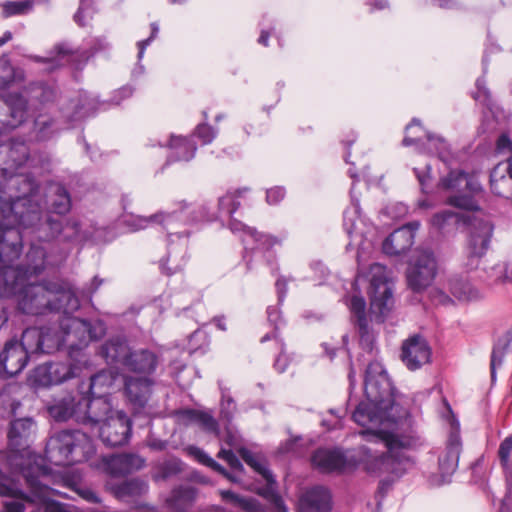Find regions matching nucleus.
<instances>
[{"instance_id": "obj_15", "label": "nucleus", "mask_w": 512, "mask_h": 512, "mask_svg": "<svg viewBox=\"0 0 512 512\" xmlns=\"http://www.w3.org/2000/svg\"><path fill=\"white\" fill-rule=\"evenodd\" d=\"M238 453L248 466L253 468L267 481V488L261 495L271 503L276 512H286V507L281 496L275 491L276 480L268 467H266L252 451L245 447L239 448Z\"/></svg>"}, {"instance_id": "obj_43", "label": "nucleus", "mask_w": 512, "mask_h": 512, "mask_svg": "<svg viewBox=\"0 0 512 512\" xmlns=\"http://www.w3.org/2000/svg\"><path fill=\"white\" fill-rule=\"evenodd\" d=\"M267 321L272 326V331L266 333L261 339V343H265L270 340L282 339L280 336V328L285 325V321L282 316V312L277 306L267 307Z\"/></svg>"}, {"instance_id": "obj_63", "label": "nucleus", "mask_w": 512, "mask_h": 512, "mask_svg": "<svg viewBox=\"0 0 512 512\" xmlns=\"http://www.w3.org/2000/svg\"><path fill=\"white\" fill-rule=\"evenodd\" d=\"M179 472L180 467L178 462L167 461L160 466L158 478L165 480L173 475H176Z\"/></svg>"}, {"instance_id": "obj_57", "label": "nucleus", "mask_w": 512, "mask_h": 512, "mask_svg": "<svg viewBox=\"0 0 512 512\" xmlns=\"http://www.w3.org/2000/svg\"><path fill=\"white\" fill-rule=\"evenodd\" d=\"M190 452L199 463L211 468L214 471L223 470V466L215 461L212 457H210L204 450L198 447H191Z\"/></svg>"}, {"instance_id": "obj_45", "label": "nucleus", "mask_w": 512, "mask_h": 512, "mask_svg": "<svg viewBox=\"0 0 512 512\" xmlns=\"http://www.w3.org/2000/svg\"><path fill=\"white\" fill-rule=\"evenodd\" d=\"M10 167H22L29 159V148L24 141L12 140L7 153Z\"/></svg>"}, {"instance_id": "obj_20", "label": "nucleus", "mask_w": 512, "mask_h": 512, "mask_svg": "<svg viewBox=\"0 0 512 512\" xmlns=\"http://www.w3.org/2000/svg\"><path fill=\"white\" fill-rule=\"evenodd\" d=\"M61 328L68 338L74 336L78 339L77 343L71 341L69 345V356L71 358L79 355L81 350L95 338L92 331V324L84 319L68 317L61 322Z\"/></svg>"}, {"instance_id": "obj_64", "label": "nucleus", "mask_w": 512, "mask_h": 512, "mask_svg": "<svg viewBox=\"0 0 512 512\" xmlns=\"http://www.w3.org/2000/svg\"><path fill=\"white\" fill-rule=\"evenodd\" d=\"M171 260H172V253H171V251H169L167 254V257H165L159 261V268H160L161 272L167 276H171V275L177 273L178 271H181L182 267H183V265L179 264V263L169 266L168 264Z\"/></svg>"}, {"instance_id": "obj_44", "label": "nucleus", "mask_w": 512, "mask_h": 512, "mask_svg": "<svg viewBox=\"0 0 512 512\" xmlns=\"http://www.w3.org/2000/svg\"><path fill=\"white\" fill-rule=\"evenodd\" d=\"M219 388L221 391V401H220V420L224 421L227 425H230L234 419V416L237 412V404L233 397L231 396L229 389L223 387L221 382H219Z\"/></svg>"}, {"instance_id": "obj_61", "label": "nucleus", "mask_w": 512, "mask_h": 512, "mask_svg": "<svg viewBox=\"0 0 512 512\" xmlns=\"http://www.w3.org/2000/svg\"><path fill=\"white\" fill-rule=\"evenodd\" d=\"M11 501L4 503V512H25V503L37 505V502L29 501L21 496H8Z\"/></svg>"}, {"instance_id": "obj_11", "label": "nucleus", "mask_w": 512, "mask_h": 512, "mask_svg": "<svg viewBox=\"0 0 512 512\" xmlns=\"http://www.w3.org/2000/svg\"><path fill=\"white\" fill-rule=\"evenodd\" d=\"M371 274V308L384 317L391 311L394 303L392 283L389 280L386 267L379 263H374L371 266Z\"/></svg>"}, {"instance_id": "obj_21", "label": "nucleus", "mask_w": 512, "mask_h": 512, "mask_svg": "<svg viewBox=\"0 0 512 512\" xmlns=\"http://www.w3.org/2000/svg\"><path fill=\"white\" fill-rule=\"evenodd\" d=\"M77 367L72 364L55 363L38 366L32 375V383L35 386L49 387L61 384L77 375Z\"/></svg>"}, {"instance_id": "obj_29", "label": "nucleus", "mask_w": 512, "mask_h": 512, "mask_svg": "<svg viewBox=\"0 0 512 512\" xmlns=\"http://www.w3.org/2000/svg\"><path fill=\"white\" fill-rule=\"evenodd\" d=\"M53 52L52 60L56 61L57 65H71L76 69L82 68L89 59L86 50L76 48L67 41L57 43Z\"/></svg>"}, {"instance_id": "obj_34", "label": "nucleus", "mask_w": 512, "mask_h": 512, "mask_svg": "<svg viewBox=\"0 0 512 512\" xmlns=\"http://www.w3.org/2000/svg\"><path fill=\"white\" fill-rule=\"evenodd\" d=\"M196 495V488L181 485L171 491V495L167 498L166 503L170 509L181 512L193 504Z\"/></svg>"}, {"instance_id": "obj_23", "label": "nucleus", "mask_w": 512, "mask_h": 512, "mask_svg": "<svg viewBox=\"0 0 512 512\" xmlns=\"http://www.w3.org/2000/svg\"><path fill=\"white\" fill-rule=\"evenodd\" d=\"M153 381L149 378L128 377L125 380V394L135 413H141L146 407Z\"/></svg>"}, {"instance_id": "obj_6", "label": "nucleus", "mask_w": 512, "mask_h": 512, "mask_svg": "<svg viewBox=\"0 0 512 512\" xmlns=\"http://www.w3.org/2000/svg\"><path fill=\"white\" fill-rule=\"evenodd\" d=\"M18 258H16L17 260ZM12 261L0 259V296H9L17 291L19 284L43 272L47 264V253L43 246L32 243L26 254L25 263L12 266Z\"/></svg>"}, {"instance_id": "obj_55", "label": "nucleus", "mask_w": 512, "mask_h": 512, "mask_svg": "<svg viewBox=\"0 0 512 512\" xmlns=\"http://www.w3.org/2000/svg\"><path fill=\"white\" fill-rule=\"evenodd\" d=\"M511 453H512V434L506 437L499 446L498 449V458L500 464L504 470H510L512 468L511 463Z\"/></svg>"}, {"instance_id": "obj_7", "label": "nucleus", "mask_w": 512, "mask_h": 512, "mask_svg": "<svg viewBox=\"0 0 512 512\" xmlns=\"http://www.w3.org/2000/svg\"><path fill=\"white\" fill-rule=\"evenodd\" d=\"M361 434L367 437L368 440H370L371 438H377L385 441V444L388 448L387 453H372L371 450L368 448L363 449L364 457L362 459V462L366 472L370 474L396 472V468H394V462L395 459L398 457V452H396L395 449L401 446L400 441L396 437L388 434L382 429L373 430L368 427L367 429L363 430Z\"/></svg>"}, {"instance_id": "obj_19", "label": "nucleus", "mask_w": 512, "mask_h": 512, "mask_svg": "<svg viewBox=\"0 0 512 512\" xmlns=\"http://www.w3.org/2000/svg\"><path fill=\"white\" fill-rule=\"evenodd\" d=\"M29 358L23 347L18 345V340H9L0 353V376L10 378L19 374L28 364Z\"/></svg>"}, {"instance_id": "obj_9", "label": "nucleus", "mask_w": 512, "mask_h": 512, "mask_svg": "<svg viewBox=\"0 0 512 512\" xmlns=\"http://www.w3.org/2000/svg\"><path fill=\"white\" fill-rule=\"evenodd\" d=\"M499 153H508L505 161L499 162L490 173V188L493 194L509 198L512 194V140L509 135L501 134L496 142Z\"/></svg>"}, {"instance_id": "obj_1", "label": "nucleus", "mask_w": 512, "mask_h": 512, "mask_svg": "<svg viewBox=\"0 0 512 512\" xmlns=\"http://www.w3.org/2000/svg\"><path fill=\"white\" fill-rule=\"evenodd\" d=\"M0 180V259L12 261L22 252L23 233L29 231L40 242H49L63 230L59 219L46 215L42 221L41 205L35 200L39 189L31 173H8L2 169Z\"/></svg>"}, {"instance_id": "obj_31", "label": "nucleus", "mask_w": 512, "mask_h": 512, "mask_svg": "<svg viewBox=\"0 0 512 512\" xmlns=\"http://www.w3.org/2000/svg\"><path fill=\"white\" fill-rule=\"evenodd\" d=\"M248 231L249 245L252 244L250 248L248 247V251L251 250L252 255L255 257H264L268 264H272L275 260L272 248L280 244V240L275 236L258 232L256 229Z\"/></svg>"}, {"instance_id": "obj_14", "label": "nucleus", "mask_w": 512, "mask_h": 512, "mask_svg": "<svg viewBox=\"0 0 512 512\" xmlns=\"http://www.w3.org/2000/svg\"><path fill=\"white\" fill-rule=\"evenodd\" d=\"M312 465L323 473H344L354 470L357 463L340 448H318L311 456Z\"/></svg>"}, {"instance_id": "obj_22", "label": "nucleus", "mask_w": 512, "mask_h": 512, "mask_svg": "<svg viewBox=\"0 0 512 512\" xmlns=\"http://www.w3.org/2000/svg\"><path fill=\"white\" fill-rule=\"evenodd\" d=\"M419 227V222L413 221L395 229L383 241V252L390 256H398L409 251L414 244L415 233Z\"/></svg>"}, {"instance_id": "obj_46", "label": "nucleus", "mask_w": 512, "mask_h": 512, "mask_svg": "<svg viewBox=\"0 0 512 512\" xmlns=\"http://www.w3.org/2000/svg\"><path fill=\"white\" fill-rule=\"evenodd\" d=\"M451 294L460 301H469L477 297V291L466 280L453 278L449 281Z\"/></svg>"}, {"instance_id": "obj_24", "label": "nucleus", "mask_w": 512, "mask_h": 512, "mask_svg": "<svg viewBox=\"0 0 512 512\" xmlns=\"http://www.w3.org/2000/svg\"><path fill=\"white\" fill-rule=\"evenodd\" d=\"M81 394L67 395L48 406L49 414L58 422L74 419L83 423V410L80 407Z\"/></svg>"}, {"instance_id": "obj_62", "label": "nucleus", "mask_w": 512, "mask_h": 512, "mask_svg": "<svg viewBox=\"0 0 512 512\" xmlns=\"http://www.w3.org/2000/svg\"><path fill=\"white\" fill-rule=\"evenodd\" d=\"M286 195V190L282 186H275L266 191V201L269 205L280 203Z\"/></svg>"}, {"instance_id": "obj_49", "label": "nucleus", "mask_w": 512, "mask_h": 512, "mask_svg": "<svg viewBox=\"0 0 512 512\" xmlns=\"http://www.w3.org/2000/svg\"><path fill=\"white\" fill-rule=\"evenodd\" d=\"M230 221H229V229L233 232V233H242V242L244 244V255H243V259L246 261V265H247V269L250 270L251 269V259H248V246H249V231L248 230H255L254 228H251L247 225H245L244 223H242L241 221H238L237 219H234L232 216H230Z\"/></svg>"}, {"instance_id": "obj_30", "label": "nucleus", "mask_w": 512, "mask_h": 512, "mask_svg": "<svg viewBox=\"0 0 512 512\" xmlns=\"http://www.w3.org/2000/svg\"><path fill=\"white\" fill-rule=\"evenodd\" d=\"M144 464L145 460L139 455L123 453L109 457L106 462V469L112 476H126L140 470Z\"/></svg>"}, {"instance_id": "obj_47", "label": "nucleus", "mask_w": 512, "mask_h": 512, "mask_svg": "<svg viewBox=\"0 0 512 512\" xmlns=\"http://www.w3.org/2000/svg\"><path fill=\"white\" fill-rule=\"evenodd\" d=\"M464 193H459L455 195H451L446 199V203L450 206L467 210V211H477L479 210V206L477 201L475 200L473 193L476 191H468Z\"/></svg>"}, {"instance_id": "obj_53", "label": "nucleus", "mask_w": 512, "mask_h": 512, "mask_svg": "<svg viewBox=\"0 0 512 512\" xmlns=\"http://www.w3.org/2000/svg\"><path fill=\"white\" fill-rule=\"evenodd\" d=\"M275 346L278 350V355L274 361L273 367L278 373H284L289 365L290 359L286 353V344L284 339H275Z\"/></svg>"}, {"instance_id": "obj_33", "label": "nucleus", "mask_w": 512, "mask_h": 512, "mask_svg": "<svg viewBox=\"0 0 512 512\" xmlns=\"http://www.w3.org/2000/svg\"><path fill=\"white\" fill-rule=\"evenodd\" d=\"M493 228L488 222H480L470 234L469 255L480 258L488 250Z\"/></svg>"}, {"instance_id": "obj_35", "label": "nucleus", "mask_w": 512, "mask_h": 512, "mask_svg": "<svg viewBox=\"0 0 512 512\" xmlns=\"http://www.w3.org/2000/svg\"><path fill=\"white\" fill-rule=\"evenodd\" d=\"M174 152L168 157L167 163L175 161H190L194 158L197 147L190 138L172 136L169 144Z\"/></svg>"}, {"instance_id": "obj_59", "label": "nucleus", "mask_w": 512, "mask_h": 512, "mask_svg": "<svg viewBox=\"0 0 512 512\" xmlns=\"http://www.w3.org/2000/svg\"><path fill=\"white\" fill-rule=\"evenodd\" d=\"M217 457L224 460L233 471H244L243 464L231 449L221 448L217 454Z\"/></svg>"}, {"instance_id": "obj_25", "label": "nucleus", "mask_w": 512, "mask_h": 512, "mask_svg": "<svg viewBox=\"0 0 512 512\" xmlns=\"http://www.w3.org/2000/svg\"><path fill=\"white\" fill-rule=\"evenodd\" d=\"M332 496L323 486H315L300 498L299 512H331Z\"/></svg>"}, {"instance_id": "obj_60", "label": "nucleus", "mask_w": 512, "mask_h": 512, "mask_svg": "<svg viewBox=\"0 0 512 512\" xmlns=\"http://www.w3.org/2000/svg\"><path fill=\"white\" fill-rule=\"evenodd\" d=\"M216 134V130L206 122L198 124L195 129V135L203 144L211 143L216 137Z\"/></svg>"}, {"instance_id": "obj_36", "label": "nucleus", "mask_w": 512, "mask_h": 512, "mask_svg": "<svg viewBox=\"0 0 512 512\" xmlns=\"http://www.w3.org/2000/svg\"><path fill=\"white\" fill-rule=\"evenodd\" d=\"M440 184L447 190H460L462 187L468 191L479 190V185L463 170H451L441 179Z\"/></svg>"}, {"instance_id": "obj_2", "label": "nucleus", "mask_w": 512, "mask_h": 512, "mask_svg": "<svg viewBox=\"0 0 512 512\" xmlns=\"http://www.w3.org/2000/svg\"><path fill=\"white\" fill-rule=\"evenodd\" d=\"M364 393L367 402H360L352 419L363 427L397 423L405 411L396 403V388L387 371L378 361L370 362L365 371Z\"/></svg>"}, {"instance_id": "obj_8", "label": "nucleus", "mask_w": 512, "mask_h": 512, "mask_svg": "<svg viewBox=\"0 0 512 512\" xmlns=\"http://www.w3.org/2000/svg\"><path fill=\"white\" fill-rule=\"evenodd\" d=\"M438 272L435 255L430 250H421L411 258L406 268V282L414 293H422L432 285Z\"/></svg>"}, {"instance_id": "obj_32", "label": "nucleus", "mask_w": 512, "mask_h": 512, "mask_svg": "<svg viewBox=\"0 0 512 512\" xmlns=\"http://www.w3.org/2000/svg\"><path fill=\"white\" fill-rule=\"evenodd\" d=\"M5 102L8 106L9 119L2 121V129L4 131H10L25 122L27 117V102L19 94L9 95Z\"/></svg>"}, {"instance_id": "obj_41", "label": "nucleus", "mask_w": 512, "mask_h": 512, "mask_svg": "<svg viewBox=\"0 0 512 512\" xmlns=\"http://www.w3.org/2000/svg\"><path fill=\"white\" fill-rule=\"evenodd\" d=\"M29 98L32 102L46 105L55 101L57 90L53 85L45 82H34L28 87Z\"/></svg>"}, {"instance_id": "obj_17", "label": "nucleus", "mask_w": 512, "mask_h": 512, "mask_svg": "<svg viewBox=\"0 0 512 512\" xmlns=\"http://www.w3.org/2000/svg\"><path fill=\"white\" fill-rule=\"evenodd\" d=\"M461 450L460 435L457 432H451L446 447L438 459L440 479H431L433 485H442L450 481V477L458 467Z\"/></svg>"}, {"instance_id": "obj_51", "label": "nucleus", "mask_w": 512, "mask_h": 512, "mask_svg": "<svg viewBox=\"0 0 512 512\" xmlns=\"http://www.w3.org/2000/svg\"><path fill=\"white\" fill-rule=\"evenodd\" d=\"M459 214L451 210H443L435 213L431 218V224L439 231L445 230L453 221L455 224L459 222Z\"/></svg>"}, {"instance_id": "obj_28", "label": "nucleus", "mask_w": 512, "mask_h": 512, "mask_svg": "<svg viewBox=\"0 0 512 512\" xmlns=\"http://www.w3.org/2000/svg\"><path fill=\"white\" fill-rule=\"evenodd\" d=\"M131 348L124 337L115 336L107 339L98 349V355L109 365L124 366Z\"/></svg>"}, {"instance_id": "obj_18", "label": "nucleus", "mask_w": 512, "mask_h": 512, "mask_svg": "<svg viewBox=\"0 0 512 512\" xmlns=\"http://www.w3.org/2000/svg\"><path fill=\"white\" fill-rule=\"evenodd\" d=\"M83 412V424L99 425L109 418L116 411H113L111 396L81 394V404Z\"/></svg>"}, {"instance_id": "obj_4", "label": "nucleus", "mask_w": 512, "mask_h": 512, "mask_svg": "<svg viewBox=\"0 0 512 512\" xmlns=\"http://www.w3.org/2000/svg\"><path fill=\"white\" fill-rule=\"evenodd\" d=\"M247 191L248 188H239L234 191H227L225 195L219 197L217 214H210L206 211V208L203 207L201 215L195 216L194 212L188 213L186 211L189 208V204H187L186 201H180L177 203L179 206L178 209L167 213L159 212L149 217H137L133 219L129 225L132 226L134 230H140L146 228L150 223H159L168 231L169 234H172V232H170L171 226L178 220L184 223H189L198 220L213 221L221 214L233 216L241 206L239 198H241Z\"/></svg>"}, {"instance_id": "obj_10", "label": "nucleus", "mask_w": 512, "mask_h": 512, "mask_svg": "<svg viewBox=\"0 0 512 512\" xmlns=\"http://www.w3.org/2000/svg\"><path fill=\"white\" fill-rule=\"evenodd\" d=\"M414 128L418 130L417 135L415 137L406 135L402 141L403 146L408 147L414 145L419 152L427 151L429 153H436L443 162H447L450 159V146L443 137L425 131L420 120L417 118H413L406 126V132H410Z\"/></svg>"}, {"instance_id": "obj_48", "label": "nucleus", "mask_w": 512, "mask_h": 512, "mask_svg": "<svg viewBox=\"0 0 512 512\" xmlns=\"http://www.w3.org/2000/svg\"><path fill=\"white\" fill-rule=\"evenodd\" d=\"M349 308L354 325L365 326V323L368 322L365 299L362 296L353 295L350 299Z\"/></svg>"}, {"instance_id": "obj_38", "label": "nucleus", "mask_w": 512, "mask_h": 512, "mask_svg": "<svg viewBox=\"0 0 512 512\" xmlns=\"http://www.w3.org/2000/svg\"><path fill=\"white\" fill-rule=\"evenodd\" d=\"M56 120L46 114H41L34 120L33 124V138L37 141H47L54 137L59 131Z\"/></svg>"}, {"instance_id": "obj_50", "label": "nucleus", "mask_w": 512, "mask_h": 512, "mask_svg": "<svg viewBox=\"0 0 512 512\" xmlns=\"http://www.w3.org/2000/svg\"><path fill=\"white\" fill-rule=\"evenodd\" d=\"M147 490V485L140 479H130L118 487V494L121 497H135L142 495Z\"/></svg>"}, {"instance_id": "obj_13", "label": "nucleus", "mask_w": 512, "mask_h": 512, "mask_svg": "<svg viewBox=\"0 0 512 512\" xmlns=\"http://www.w3.org/2000/svg\"><path fill=\"white\" fill-rule=\"evenodd\" d=\"M99 426V436L106 446H123L131 437L132 421L123 411H116Z\"/></svg>"}, {"instance_id": "obj_56", "label": "nucleus", "mask_w": 512, "mask_h": 512, "mask_svg": "<svg viewBox=\"0 0 512 512\" xmlns=\"http://www.w3.org/2000/svg\"><path fill=\"white\" fill-rule=\"evenodd\" d=\"M32 9V4L29 1H12L6 2L3 5V12L5 16L22 15Z\"/></svg>"}, {"instance_id": "obj_5", "label": "nucleus", "mask_w": 512, "mask_h": 512, "mask_svg": "<svg viewBox=\"0 0 512 512\" xmlns=\"http://www.w3.org/2000/svg\"><path fill=\"white\" fill-rule=\"evenodd\" d=\"M95 453L91 437L80 430H62L47 441L45 456L55 466H71L87 461Z\"/></svg>"}, {"instance_id": "obj_52", "label": "nucleus", "mask_w": 512, "mask_h": 512, "mask_svg": "<svg viewBox=\"0 0 512 512\" xmlns=\"http://www.w3.org/2000/svg\"><path fill=\"white\" fill-rule=\"evenodd\" d=\"M352 207L346 209L343 213V226L348 235H351L355 228V220L360 218V203L352 198Z\"/></svg>"}, {"instance_id": "obj_37", "label": "nucleus", "mask_w": 512, "mask_h": 512, "mask_svg": "<svg viewBox=\"0 0 512 512\" xmlns=\"http://www.w3.org/2000/svg\"><path fill=\"white\" fill-rule=\"evenodd\" d=\"M116 380L112 370H101L90 377L89 393L91 395L111 396V388Z\"/></svg>"}, {"instance_id": "obj_27", "label": "nucleus", "mask_w": 512, "mask_h": 512, "mask_svg": "<svg viewBox=\"0 0 512 512\" xmlns=\"http://www.w3.org/2000/svg\"><path fill=\"white\" fill-rule=\"evenodd\" d=\"M176 415L185 426L196 424L205 432L212 433L217 437L220 435L218 421L208 411L186 408L177 411Z\"/></svg>"}, {"instance_id": "obj_40", "label": "nucleus", "mask_w": 512, "mask_h": 512, "mask_svg": "<svg viewBox=\"0 0 512 512\" xmlns=\"http://www.w3.org/2000/svg\"><path fill=\"white\" fill-rule=\"evenodd\" d=\"M43 331L42 327H29L23 331L18 345L23 347L29 357L34 354H41V350H43Z\"/></svg>"}, {"instance_id": "obj_58", "label": "nucleus", "mask_w": 512, "mask_h": 512, "mask_svg": "<svg viewBox=\"0 0 512 512\" xmlns=\"http://www.w3.org/2000/svg\"><path fill=\"white\" fill-rule=\"evenodd\" d=\"M358 329L360 344L362 348L368 352H373L375 337L369 330L368 322L365 323V326L355 325Z\"/></svg>"}, {"instance_id": "obj_39", "label": "nucleus", "mask_w": 512, "mask_h": 512, "mask_svg": "<svg viewBox=\"0 0 512 512\" xmlns=\"http://www.w3.org/2000/svg\"><path fill=\"white\" fill-rule=\"evenodd\" d=\"M511 342L512 336L510 332H507L499 337L494 343L490 360V374L492 382L496 380V369L497 367L502 366L504 357L509 350Z\"/></svg>"}, {"instance_id": "obj_26", "label": "nucleus", "mask_w": 512, "mask_h": 512, "mask_svg": "<svg viewBox=\"0 0 512 512\" xmlns=\"http://www.w3.org/2000/svg\"><path fill=\"white\" fill-rule=\"evenodd\" d=\"M157 365V354L150 349L141 348L130 350L123 367L133 373L150 375L155 372Z\"/></svg>"}, {"instance_id": "obj_16", "label": "nucleus", "mask_w": 512, "mask_h": 512, "mask_svg": "<svg viewBox=\"0 0 512 512\" xmlns=\"http://www.w3.org/2000/svg\"><path fill=\"white\" fill-rule=\"evenodd\" d=\"M431 348L424 336L414 334L402 342L400 358L405 366L415 371L430 362Z\"/></svg>"}, {"instance_id": "obj_12", "label": "nucleus", "mask_w": 512, "mask_h": 512, "mask_svg": "<svg viewBox=\"0 0 512 512\" xmlns=\"http://www.w3.org/2000/svg\"><path fill=\"white\" fill-rule=\"evenodd\" d=\"M71 209V197L67 189L63 185H57L54 191V198L50 204V211L45 213L41 212L42 221L45 220L46 215H51L59 219L62 223L63 230L54 239L59 238L63 242H73L77 240L80 232V224L78 222L66 221L65 224L60 219L61 215L67 214Z\"/></svg>"}, {"instance_id": "obj_42", "label": "nucleus", "mask_w": 512, "mask_h": 512, "mask_svg": "<svg viewBox=\"0 0 512 512\" xmlns=\"http://www.w3.org/2000/svg\"><path fill=\"white\" fill-rule=\"evenodd\" d=\"M16 388L7 385L0 390V417L10 418L15 415L21 403L15 396Z\"/></svg>"}, {"instance_id": "obj_54", "label": "nucleus", "mask_w": 512, "mask_h": 512, "mask_svg": "<svg viewBox=\"0 0 512 512\" xmlns=\"http://www.w3.org/2000/svg\"><path fill=\"white\" fill-rule=\"evenodd\" d=\"M43 331V345L41 350V354H51L57 350H59L61 345L60 337L51 332V329L48 327H42Z\"/></svg>"}, {"instance_id": "obj_3", "label": "nucleus", "mask_w": 512, "mask_h": 512, "mask_svg": "<svg viewBox=\"0 0 512 512\" xmlns=\"http://www.w3.org/2000/svg\"><path fill=\"white\" fill-rule=\"evenodd\" d=\"M17 296L18 309L27 315H42L46 312L70 314L80 306L78 298L61 281L28 283L23 281L11 296ZM10 297V295L8 296Z\"/></svg>"}]
</instances>
